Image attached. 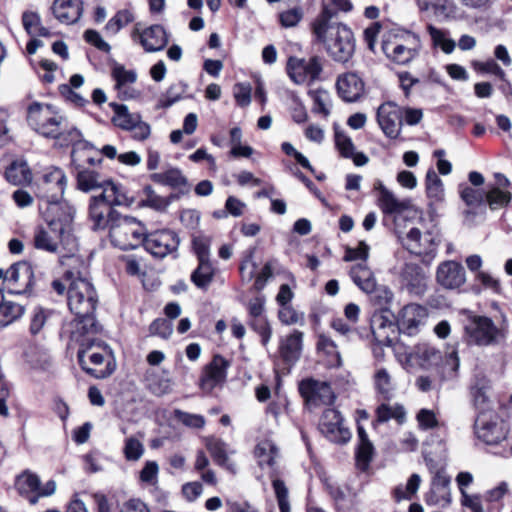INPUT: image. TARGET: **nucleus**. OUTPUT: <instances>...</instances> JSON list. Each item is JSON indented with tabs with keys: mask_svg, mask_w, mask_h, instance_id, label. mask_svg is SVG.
Segmentation results:
<instances>
[{
	"mask_svg": "<svg viewBox=\"0 0 512 512\" xmlns=\"http://www.w3.org/2000/svg\"><path fill=\"white\" fill-rule=\"evenodd\" d=\"M377 420L379 422H386L390 419H396L398 422H403L405 419V410L401 405L382 404L377 408Z\"/></svg>",
	"mask_w": 512,
	"mask_h": 512,
	"instance_id": "nucleus-53",
	"label": "nucleus"
},
{
	"mask_svg": "<svg viewBox=\"0 0 512 512\" xmlns=\"http://www.w3.org/2000/svg\"><path fill=\"white\" fill-rule=\"evenodd\" d=\"M469 342L478 346H494L503 343L507 336L504 325L498 327L486 316H472L465 325Z\"/></svg>",
	"mask_w": 512,
	"mask_h": 512,
	"instance_id": "nucleus-7",
	"label": "nucleus"
},
{
	"mask_svg": "<svg viewBox=\"0 0 512 512\" xmlns=\"http://www.w3.org/2000/svg\"><path fill=\"white\" fill-rule=\"evenodd\" d=\"M104 182L100 174L93 170L83 169L77 174V187L83 192L101 189Z\"/></svg>",
	"mask_w": 512,
	"mask_h": 512,
	"instance_id": "nucleus-44",
	"label": "nucleus"
},
{
	"mask_svg": "<svg viewBox=\"0 0 512 512\" xmlns=\"http://www.w3.org/2000/svg\"><path fill=\"white\" fill-rule=\"evenodd\" d=\"M303 333L295 330L281 341L280 352L286 362H295L302 351Z\"/></svg>",
	"mask_w": 512,
	"mask_h": 512,
	"instance_id": "nucleus-35",
	"label": "nucleus"
},
{
	"mask_svg": "<svg viewBox=\"0 0 512 512\" xmlns=\"http://www.w3.org/2000/svg\"><path fill=\"white\" fill-rule=\"evenodd\" d=\"M34 122L36 131L44 137L58 138L63 135L62 126L65 118L51 105H41L34 102Z\"/></svg>",
	"mask_w": 512,
	"mask_h": 512,
	"instance_id": "nucleus-10",
	"label": "nucleus"
},
{
	"mask_svg": "<svg viewBox=\"0 0 512 512\" xmlns=\"http://www.w3.org/2000/svg\"><path fill=\"white\" fill-rule=\"evenodd\" d=\"M272 487L280 512H290L289 492L285 483L280 479H274Z\"/></svg>",
	"mask_w": 512,
	"mask_h": 512,
	"instance_id": "nucleus-59",
	"label": "nucleus"
},
{
	"mask_svg": "<svg viewBox=\"0 0 512 512\" xmlns=\"http://www.w3.org/2000/svg\"><path fill=\"white\" fill-rule=\"evenodd\" d=\"M6 179L13 185H27L32 181V172L24 160H15L5 171Z\"/></svg>",
	"mask_w": 512,
	"mask_h": 512,
	"instance_id": "nucleus-36",
	"label": "nucleus"
},
{
	"mask_svg": "<svg viewBox=\"0 0 512 512\" xmlns=\"http://www.w3.org/2000/svg\"><path fill=\"white\" fill-rule=\"evenodd\" d=\"M98 155L99 151L91 143L86 140H79L74 143L71 160L77 168H81L85 164L95 165L99 163Z\"/></svg>",
	"mask_w": 512,
	"mask_h": 512,
	"instance_id": "nucleus-33",
	"label": "nucleus"
},
{
	"mask_svg": "<svg viewBox=\"0 0 512 512\" xmlns=\"http://www.w3.org/2000/svg\"><path fill=\"white\" fill-rule=\"evenodd\" d=\"M64 280L68 285V306L75 319L63 326L62 335L71 341H79L85 334L99 331L94 318L98 298L92 283L79 271L67 270Z\"/></svg>",
	"mask_w": 512,
	"mask_h": 512,
	"instance_id": "nucleus-2",
	"label": "nucleus"
},
{
	"mask_svg": "<svg viewBox=\"0 0 512 512\" xmlns=\"http://www.w3.org/2000/svg\"><path fill=\"white\" fill-rule=\"evenodd\" d=\"M319 427L321 432L334 443H346L351 438V432L344 426L340 412L335 409L329 408L323 412Z\"/></svg>",
	"mask_w": 512,
	"mask_h": 512,
	"instance_id": "nucleus-15",
	"label": "nucleus"
},
{
	"mask_svg": "<svg viewBox=\"0 0 512 512\" xmlns=\"http://www.w3.org/2000/svg\"><path fill=\"white\" fill-rule=\"evenodd\" d=\"M146 228L137 219L120 215L110 228V239L114 246L130 250L143 245Z\"/></svg>",
	"mask_w": 512,
	"mask_h": 512,
	"instance_id": "nucleus-6",
	"label": "nucleus"
},
{
	"mask_svg": "<svg viewBox=\"0 0 512 512\" xmlns=\"http://www.w3.org/2000/svg\"><path fill=\"white\" fill-rule=\"evenodd\" d=\"M350 276L363 292L372 293L375 289L376 279L366 262L353 265L350 269Z\"/></svg>",
	"mask_w": 512,
	"mask_h": 512,
	"instance_id": "nucleus-34",
	"label": "nucleus"
},
{
	"mask_svg": "<svg viewBox=\"0 0 512 512\" xmlns=\"http://www.w3.org/2000/svg\"><path fill=\"white\" fill-rule=\"evenodd\" d=\"M248 325L261 337L262 344L266 346L272 336V328L266 315L249 318Z\"/></svg>",
	"mask_w": 512,
	"mask_h": 512,
	"instance_id": "nucleus-52",
	"label": "nucleus"
},
{
	"mask_svg": "<svg viewBox=\"0 0 512 512\" xmlns=\"http://www.w3.org/2000/svg\"><path fill=\"white\" fill-rule=\"evenodd\" d=\"M123 453L127 460L136 461L143 455L144 446L140 440L135 437H129L125 440Z\"/></svg>",
	"mask_w": 512,
	"mask_h": 512,
	"instance_id": "nucleus-62",
	"label": "nucleus"
},
{
	"mask_svg": "<svg viewBox=\"0 0 512 512\" xmlns=\"http://www.w3.org/2000/svg\"><path fill=\"white\" fill-rule=\"evenodd\" d=\"M278 312L279 320L285 325L303 323L304 315L297 312L291 305L280 306Z\"/></svg>",
	"mask_w": 512,
	"mask_h": 512,
	"instance_id": "nucleus-64",
	"label": "nucleus"
},
{
	"mask_svg": "<svg viewBox=\"0 0 512 512\" xmlns=\"http://www.w3.org/2000/svg\"><path fill=\"white\" fill-rule=\"evenodd\" d=\"M57 489L56 481L49 479L42 482L39 477L34 475V504L39 498L52 496Z\"/></svg>",
	"mask_w": 512,
	"mask_h": 512,
	"instance_id": "nucleus-60",
	"label": "nucleus"
},
{
	"mask_svg": "<svg viewBox=\"0 0 512 512\" xmlns=\"http://www.w3.org/2000/svg\"><path fill=\"white\" fill-rule=\"evenodd\" d=\"M427 317L428 311L424 306L415 303L407 304L399 311L396 318L398 329L407 335H415L425 324Z\"/></svg>",
	"mask_w": 512,
	"mask_h": 512,
	"instance_id": "nucleus-16",
	"label": "nucleus"
},
{
	"mask_svg": "<svg viewBox=\"0 0 512 512\" xmlns=\"http://www.w3.org/2000/svg\"><path fill=\"white\" fill-rule=\"evenodd\" d=\"M120 216L114 209L106 203L101 202L100 198L92 197L89 204V221L94 231L109 229L114 220Z\"/></svg>",
	"mask_w": 512,
	"mask_h": 512,
	"instance_id": "nucleus-21",
	"label": "nucleus"
},
{
	"mask_svg": "<svg viewBox=\"0 0 512 512\" xmlns=\"http://www.w3.org/2000/svg\"><path fill=\"white\" fill-rule=\"evenodd\" d=\"M357 433L359 440L356 453L357 465L362 470H365L368 467L370 461L372 460L374 447L373 444L368 439V435L365 429L361 425H358Z\"/></svg>",
	"mask_w": 512,
	"mask_h": 512,
	"instance_id": "nucleus-39",
	"label": "nucleus"
},
{
	"mask_svg": "<svg viewBox=\"0 0 512 512\" xmlns=\"http://www.w3.org/2000/svg\"><path fill=\"white\" fill-rule=\"evenodd\" d=\"M324 59L313 55L309 58L289 57L286 71L289 78L297 85L311 84L320 79Z\"/></svg>",
	"mask_w": 512,
	"mask_h": 512,
	"instance_id": "nucleus-9",
	"label": "nucleus"
},
{
	"mask_svg": "<svg viewBox=\"0 0 512 512\" xmlns=\"http://www.w3.org/2000/svg\"><path fill=\"white\" fill-rule=\"evenodd\" d=\"M254 453L258 459L259 465L262 467L264 465L274 467L276 460L279 457L278 447L269 439L260 441L255 447Z\"/></svg>",
	"mask_w": 512,
	"mask_h": 512,
	"instance_id": "nucleus-41",
	"label": "nucleus"
},
{
	"mask_svg": "<svg viewBox=\"0 0 512 512\" xmlns=\"http://www.w3.org/2000/svg\"><path fill=\"white\" fill-rule=\"evenodd\" d=\"M179 238L169 229L147 232L143 246L147 252L157 258H164L177 250Z\"/></svg>",
	"mask_w": 512,
	"mask_h": 512,
	"instance_id": "nucleus-11",
	"label": "nucleus"
},
{
	"mask_svg": "<svg viewBox=\"0 0 512 512\" xmlns=\"http://www.w3.org/2000/svg\"><path fill=\"white\" fill-rule=\"evenodd\" d=\"M403 245L416 255H429L436 249V242L430 232L422 234L418 228H411L407 233Z\"/></svg>",
	"mask_w": 512,
	"mask_h": 512,
	"instance_id": "nucleus-27",
	"label": "nucleus"
},
{
	"mask_svg": "<svg viewBox=\"0 0 512 512\" xmlns=\"http://www.w3.org/2000/svg\"><path fill=\"white\" fill-rule=\"evenodd\" d=\"M299 392L311 407L329 405L335 400L334 392L329 383L312 378L300 382Z\"/></svg>",
	"mask_w": 512,
	"mask_h": 512,
	"instance_id": "nucleus-12",
	"label": "nucleus"
},
{
	"mask_svg": "<svg viewBox=\"0 0 512 512\" xmlns=\"http://www.w3.org/2000/svg\"><path fill=\"white\" fill-rule=\"evenodd\" d=\"M186 89L187 85L182 81L173 83L160 99L161 107L167 108L176 103L181 99L182 95L186 92Z\"/></svg>",
	"mask_w": 512,
	"mask_h": 512,
	"instance_id": "nucleus-58",
	"label": "nucleus"
},
{
	"mask_svg": "<svg viewBox=\"0 0 512 512\" xmlns=\"http://www.w3.org/2000/svg\"><path fill=\"white\" fill-rule=\"evenodd\" d=\"M373 378L377 392L381 394L385 399H390L392 397L393 391L395 390V384L387 369H377Z\"/></svg>",
	"mask_w": 512,
	"mask_h": 512,
	"instance_id": "nucleus-45",
	"label": "nucleus"
},
{
	"mask_svg": "<svg viewBox=\"0 0 512 512\" xmlns=\"http://www.w3.org/2000/svg\"><path fill=\"white\" fill-rule=\"evenodd\" d=\"M427 29L435 46L440 47L443 52L447 54L454 50L455 42L447 37L445 31L440 30L433 25H428Z\"/></svg>",
	"mask_w": 512,
	"mask_h": 512,
	"instance_id": "nucleus-56",
	"label": "nucleus"
},
{
	"mask_svg": "<svg viewBox=\"0 0 512 512\" xmlns=\"http://www.w3.org/2000/svg\"><path fill=\"white\" fill-rule=\"evenodd\" d=\"M215 275V268L210 260L198 261L197 268L191 274L192 283L201 290H207Z\"/></svg>",
	"mask_w": 512,
	"mask_h": 512,
	"instance_id": "nucleus-40",
	"label": "nucleus"
},
{
	"mask_svg": "<svg viewBox=\"0 0 512 512\" xmlns=\"http://www.w3.org/2000/svg\"><path fill=\"white\" fill-rule=\"evenodd\" d=\"M419 49V38L407 31L390 33L382 43V50L387 58L401 65L412 61L418 55Z\"/></svg>",
	"mask_w": 512,
	"mask_h": 512,
	"instance_id": "nucleus-8",
	"label": "nucleus"
},
{
	"mask_svg": "<svg viewBox=\"0 0 512 512\" xmlns=\"http://www.w3.org/2000/svg\"><path fill=\"white\" fill-rule=\"evenodd\" d=\"M303 18L301 7H294L279 14L280 24L285 28L295 27Z\"/></svg>",
	"mask_w": 512,
	"mask_h": 512,
	"instance_id": "nucleus-63",
	"label": "nucleus"
},
{
	"mask_svg": "<svg viewBox=\"0 0 512 512\" xmlns=\"http://www.w3.org/2000/svg\"><path fill=\"white\" fill-rule=\"evenodd\" d=\"M206 447L215 463L226 468L232 473L236 472V465L229 459L226 451V445L223 441L216 438L208 439Z\"/></svg>",
	"mask_w": 512,
	"mask_h": 512,
	"instance_id": "nucleus-38",
	"label": "nucleus"
},
{
	"mask_svg": "<svg viewBox=\"0 0 512 512\" xmlns=\"http://www.w3.org/2000/svg\"><path fill=\"white\" fill-rule=\"evenodd\" d=\"M431 481L430 493L427 496L429 504L446 506L451 503L450 477L444 468H438L434 472Z\"/></svg>",
	"mask_w": 512,
	"mask_h": 512,
	"instance_id": "nucleus-22",
	"label": "nucleus"
},
{
	"mask_svg": "<svg viewBox=\"0 0 512 512\" xmlns=\"http://www.w3.org/2000/svg\"><path fill=\"white\" fill-rule=\"evenodd\" d=\"M421 484L420 475L414 473L412 474L406 485H398L394 489V497L396 501L400 502L402 500H411L413 496L417 493L419 486Z\"/></svg>",
	"mask_w": 512,
	"mask_h": 512,
	"instance_id": "nucleus-50",
	"label": "nucleus"
},
{
	"mask_svg": "<svg viewBox=\"0 0 512 512\" xmlns=\"http://www.w3.org/2000/svg\"><path fill=\"white\" fill-rule=\"evenodd\" d=\"M333 9L324 5L321 12L311 22L314 41L324 47L332 61L347 64L353 58L356 40L352 30L341 22H333Z\"/></svg>",
	"mask_w": 512,
	"mask_h": 512,
	"instance_id": "nucleus-3",
	"label": "nucleus"
},
{
	"mask_svg": "<svg viewBox=\"0 0 512 512\" xmlns=\"http://www.w3.org/2000/svg\"><path fill=\"white\" fill-rule=\"evenodd\" d=\"M309 96L313 101V111L328 116L331 106L329 93L324 89H316L309 91Z\"/></svg>",
	"mask_w": 512,
	"mask_h": 512,
	"instance_id": "nucleus-51",
	"label": "nucleus"
},
{
	"mask_svg": "<svg viewBox=\"0 0 512 512\" xmlns=\"http://www.w3.org/2000/svg\"><path fill=\"white\" fill-rule=\"evenodd\" d=\"M317 349L327 357L329 367H340L342 359L335 342L325 335H320L317 342Z\"/></svg>",
	"mask_w": 512,
	"mask_h": 512,
	"instance_id": "nucleus-42",
	"label": "nucleus"
},
{
	"mask_svg": "<svg viewBox=\"0 0 512 512\" xmlns=\"http://www.w3.org/2000/svg\"><path fill=\"white\" fill-rule=\"evenodd\" d=\"M134 14L129 9H122L109 19L104 30L107 35L115 36L121 29L134 21Z\"/></svg>",
	"mask_w": 512,
	"mask_h": 512,
	"instance_id": "nucleus-43",
	"label": "nucleus"
},
{
	"mask_svg": "<svg viewBox=\"0 0 512 512\" xmlns=\"http://www.w3.org/2000/svg\"><path fill=\"white\" fill-rule=\"evenodd\" d=\"M144 381L146 389L157 397H162L173 391L174 382L168 370L148 369L145 372Z\"/></svg>",
	"mask_w": 512,
	"mask_h": 512,
	"instance_id": "nucleus-28",
	"label": "nucleus"
},
{
	"mask_svg": "<svg viewBox=\"0 0 512 512\" xmlns=\"http://www.w3.org/2000/svg\"><path fill=\"white\" fill-rule=\"evenodd\" d=\"M436 281L445 289H458L466 282L464 267L454 260L443 261L437 267Z\"/></svg>",
	"mask_w": 512,
	"mask_h": 512,
	"instance_id": "nucleus-18",
	"label": "nucleus"
},
{
	"mask_svg": "<svg viewBox=\"0 0 512 512\" xmlns=\"http://www.w3.org/2000/svg\"><path fill=\"white\" fill-rule=\"evenodd\" d=\"M375 188L379 191V207L385 214H397L406 209V205L398 200L382 182L378 181Z\"/></svg>",
	"mask_w": 512,
	"mask_h": 512,
	"instance_id": "nucleus-37",
	"label": "nucleus"
},
{
	"mask_svg": "<svg viewBox=\"0 0 512 512\" xmlns=\"http://www.w3.org/2000/svg\"><path fill=\"white\" fill-rule=\"evenodd\" d=\"M372 293L373 303L380 308V311H386V313H389V306L394 298V294L391 289L387 286H377L376 284Z\"/></svg>",
	"mask_w": 512,
	"mask_h": 512,
	"instance_id": "nucleus-55",
	"label": "nucleus"
},
{
	"mask_svg": "<svg viewBox=\"0 0 512 512\" xmlns=\"http://www.w3.org/2000/svg\"><path fill=\"white\" fill-rule=\"evenodd\" d=\"M150 179L156 184L168 186L182 194L188 193L190 190L187 177L178 167L168 166L161 172L152 173Z\"/></svg>",
	"mask_w": 512,
	"mask_h": 512,
	"instance_id": "nucleus-25",
	"label": "nucleus"
},
{
	"mask_svg": "<svg viewBox=\"0 0 512 512\" xmlns=\"http://www.w3.org/2000/svg\"><path fill=\"white\" fill-rule=\"evenodd\" d=\"M473 404L477 414L495 413L491 401V383L485 378L478 379L471 389Z\"/></svg>",
	"mask_w": 512,
	"mask_h": 512,
	"instance_id": "nucleus-31",
	"label": "nucleus"
},
{
	"mask_svg": "<svg viewBox=\"0 0 512 512\" xmlns=\"http://www.w3.org/2000/svg\"><path fill=\"white\" fill-rule=\"evenodd\" d=\"M377 122L383 133L390 139H396L401 132L402 113L393 102H385L377 109Z\"/></svg>",
	"mask_w": 512,
	"mask_h": 512,
	"instance_id": "nucleus-17",
	"label": "nucleus"
},
{
	"mask_svg": "<svg viewBox=\"0 0 512 512\" xmlns=\"http://www.w3.org/2000/svg\"><path fill=\"white\" fill-rule=\"evenodd\" d=\"M370 328L374 340L382 346H390L397 334L396 326L386 311L373 313Z\"/></svg>",
	"mask_w": 512,
	"mask_h": 512,
	"instance_id": "nucleus-20",
	"label": "nucleus"
},
{
	"mask_svg": "<svg viewBox=\"0 0 512 512\" xmlns=\"http://www.w3.org/2000/svg\"><path fill=\"white\" fill-rule=\"evenodd\" d=\"M52 13L63 24L76 23L83 14L82 0H54Z\"/></svg>",
	"mask_w": 512,
	"mask_h": 512,
	"instance_id": "nucleus-29",
	"label": "nucleus"
},
{
	"mask_svg": "<svg viewBox=\"0 0 512 512\" xmlns=\"http://www.w3.org/2000/svg\"><path fill=\"white\" fill-rule=\"evenodd\" d=\"M15 488L21 496L32 503V473L29 470L16 477Z\"/></svg>",
	"mask_w": 512,
	"mask_h": 512,
	"instance_id": "nucleus-61",
	"label": "nucleus"
},
{
	"mask_svg": "<svg viewBox=\"0 0 512 512\" xmlns=\"http://www.w3.org/2000/svg\"><path fill=\"white\" fill-rule=\"evenodd\" d=\"M426 193L434 202H440L444 198L443 182L433 169H429L425 177Z\"/></svg>",
	"mask_w": 512,
	"mask_h": 512,
	"instance_id": "nucleus-47",
	"label": "nucleus"
},
{
	"mask_svg": "<svg viewBox=\"0 0 512 512\" xmlns=\"http://www.w3.org/2000/svg\"><path fill=\"white\" fill-rule=\"evenodd\" d=\"M140 119L139 114L130 113L126 106L115 105V115L112 121L117 127L130 132Z\"/></svg>",
	"mask_w": 512,
	"mask_h": 512,
	"instance_id": "nucleus-46",
	"label": "nucleus"
},
{
	"mask_svg": "<svg viewBox=\"0 0 512 512\" xmlns=\"http://www.w3.org/2000/svg\"><path fill=\"white\" fill-rule=\"evenodd\" d=\"M53 236L46 230H41L34 238V246L48 252H56L58 244L66 251L60 256V262L64 266L71 267L72 263H79L85 269L84 261L76 256L78 251L77 239L71 233V226H48Z\"/></svg>",
	"mask_w": 512,
	"mask_h": 512,
	"instance_id": "nucleus-5",
	"label": "nucleus"
},
{
	"mask_svg": "<svg viewBox=\"0 0 512 512\" xmlns=\"http://www.w3.org/2000/svg\"><path fill=\"white\" fill-rule=\"evenodd\" d=\"M474 430L477 438L488 445L498 444L505 438V431L496 413L477 414Z\"/></svg>",
	"mask_w": 512,
	"mask_h": 512,
	"instance_id": "nucleus-14",
	"label": "nucleus"
},
{
	"mask_svg": "<svg viewBox=\"0 0 512 512\" xmlns=\"http://www.w3.org/2000/svg\"><path fill=\"white\" fill-rule=\"evenodd\" d=\"M67 187V176L56 166L43 168L34 181V195L38 198V211L46 226H72L76 208L62 200Z\"/></svg>",
	"mask_w": 512,
	"mask_h": 512,
	"instance_id": "nucleus-1",
	"label": "nucleus"
},
{
	"mask_svg": "<svg viewBox=\"0 0 512 512\" xmlns=\"http://www.w3.org/2000/svg\"><path fill=\"white\" fill-rule=\"evenodd\" d=\"M402 282L406 289L416 296H421L427 288V276L415 264H406L402 271Z\"/></svg>",
	"mask_w": 512,
	"mask_h": 512,
	"instance_id": "nucleus-30",
	"label": "nucleus"
},
{
	"mask_svg": "<svg viewBox=\"0 0 512 512\" xmlns=\"http://www.w3.org/2000/svg\"><path fill=\"white\" fill-rule=\"evenodd\" d=\"M23 313L21 305L5 302L0 304V327H5L19 318Z\"/></svg>",
	"mask_w": 512,
	"mask_h": 512,
	"instance_id": "nucleus-54",
	"label": "nucleus"
},
{
	"mask_svg": "<svg viewBox=\"0 0 512 512\" xmlns=\"http://www.w3.org/2000/svg\"><path fill=\"white\" fill-rule=\"evenodd\" d=\"M78 361L82 369L95 378L102 379L112 374L111 353L107 346L96 341L94 334H85L79 341Z\"/></svg>",
	"mask_w": 512,
	"mask_h": 512,
	"instance_id": "nucleus-4",
	"label": "nucleus"
},
{
	"mask_svg": "<svg viewBox=\"0 0 512 512\" xmlns=\"http://www.w3.org/2000/svg\"><path fill=\"white\" fill-rule=\"evenodd\" d=\"M414 354L423 367L437 365L442 359L441 352L429 344H419L416 346Z\"/></svg>",
	"mask_w": 512,
	"mask_h": 512,
	"instance_id": "nucleus-48",
	"label": "nucleus"
},
{
	"mask_svg": "<svg viewBox=\"0 0 512 512\" xmlns=\"http://www.w3.org/2000/svg\"><path fill=\"white\" fill-rule=\"evenodd\" d=\"M145 198L143 203L145 206L153 208L158 211H164L170 205V199L164 198L154 191L151 186H146L143 190Z\"/></svg>",
	"mask_w": 512,
	"mask_h": 512,
	"instance_id": "nucleus-57",
	"label": "nucleus"
},
{
	"mask_svg": "<svg viewBox=\"0 0 512 512\" xmlns=\"http://www.w3.org/2000/svg\"><path fill=\"white\" fill-rule=\"evenodd\" d=\"M230 362L221 355H214L211 362L204 366L199 380L200 388L210 393L218 386H222L227 378V369Z\"/></svg>",
	"mask_w": 512,
	"mask_h": 512,
	"instance_id": "nucleus-13",
	"label": "nucleus"
},
{
	"mask_svg": "<svg viewBox=\"0 0 512 512\" xmlns=\"http://www.w3.org/2000/svg\"><path fill=\"white\" fill-rule=\"evenodd\" d=\"M5 283L10 292L23 293L32 285V263L19 261L5 273Z\"/></svg>",
	"mask_w": 512,
	"mask_h": 512,
	"instance_id": "nucleus-19",
	"label": "nucleus"
},
{
	"mask_svg": "<svg viewBox=\"0 0 512 512\" xmlns=\"http://www.w3.org/2000/svg\"><path fill=\"white\" fill-rule=\"evenodd\" d=\"M111 75L115 81V89L119 98L127 100L138 96V92L132 87L137 79L135 71L127 70L123 65L116 64L112 68Z\"/></svg>",
	"mask_w": 512,
	"mask_h": 512,
	"instance_id": "nucleus-26",
	"label": "nucleus"
},
{
	"mask_svg": "<svg viewBox=\"0 0 512 512\" xmlns=\"http://www.w3.org/2000/svg\"><path fill=\"white\" fill-rule=\"evenodd\" d=\"M138 35L140 44L146 52H156L164 49L169 39L163 26L155 24L139 32L135 29L132 37Z\"/></svg>",
	"mask_w": 512,
	"mask_h": 512,
	"instance_id": "nucleus-24",
	"label": "nucleus"
},
{
	"mask_svg": "<svg viewBox=\"0 0 512 512\" xmlns=\"http://www.w3.org/2000/svg\"><path fill=\"white\" fill-rule=\"evenodd\" d=\"M485 201L492 210L503 208L511 201V193L499 187H490L485 194Z\"/></svg>",
	"mask_w": 512,
	"mask_h": 512,
	"instance_id": "nucleus-49",
	"label": "nucleus"
},
{
	"mask_svg": "<svg viewBox=\"0 0 512 512\" xmlns=\"http://www.w3.org/2000/svg\"><path fill=\"white\" fill-rule=\"evenodd\" d=\"M102 193L96 198H100L101 202L106 203L109 207L112 206H129L132 203L122 185L116 184L112 181H105L102 186Z\"/></svg>",
	"mask_w": 512,
	"mask_h": 512,
	"instance_id": "nucleus-32",
	"label": "nucleus"
},
{
	"mask_svg": "<svg viewBox=\"0 0 512 512\" xmlns=\"http://www.w3.org/2000/svg\"><path fill=\"white\" fill-rule=\"evenodd\" d=\"M336 88L343 101L356 102L363 96L365 84L356 73L348 72L338 76Z\"/></svg>",
	"mask_w": 512,
	"mask_h": 512,
	"instance_id": "nucleus-23",
	"label": "nucleus"
}]
</instances>
